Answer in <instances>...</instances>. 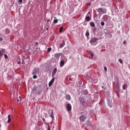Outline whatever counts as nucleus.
Returning a JSON list of instances; mask_svg holds the SVG:
<instances>
[{
    "instance_id": "nucleus-1",
    "label": "nucleus",
    "mask_w": 130,
    "mask_h": 130,
    "mask_svg": "<svg viewBox=\"0 0 130 130\" xmlns=\"http://www.w3.org/2000/svg\"><path fill=\"white\" fill-rule=\"evenodd\" d=\"M97 12H98V13H102V14H106V12L107 10L106 9H104L103 8H98V9H96Z\"/></svg>"
},
{
    "instance_id": "nucleus-2",
    "label": "nucleus",
    "mask_w": 130,
    "mask_h": 130,
    "mask_svg": "<svg viewBox=\"0 0 130 130\" xmlns=\"http://www.w3.org/2000/svg\"><path fill=\"white\" fill-rule=\"evenodd\" d=\"M87 118L86 117V116H84V115H81L80 117H79V120H80V121H81L82 122H84V121H85V120Z\"/></svg>"
},
{
    "instance_id": "nucleus-3",
    "label": "nucleus",
    "mask_w": 130,
    "mask_h": 130,
    "mask_svg": "<svg viewBox=\"0 0 130 130\" xmlns=\"http://www.w3.org/2000/svg\"><path fill=\"white\" fill-rule=\"evenodd\" d=\"M66 108H67L68 111H71V110H72V105H71V104H68L66 106Z\"/></svg>"
},
{
    "instance_id": "nucleus-4",
    "label": "nucleus",
    "mask_w": 130,
    "mask_h": 130,
    "mask_svg": "<svg viewBox=\"0 0 130 130\" xmlns=\"http://www.w3.org/2000/svg\"><path fill=\"white\" fill-rule=\"evenodd\" d=\"M49 112H51V113H49V116L50 117H51V118L52 119H54V116H53V111L52 110H51V111H49Z\"/></svg>"
},
{
    "instance_id": "nucleus-5",
    "label": "nucleus",
    "mask_w": 130,
    "mask_h": 130,
    "mask_svg": "<svg viewBox=\"0 0 130 130\" xmlns=\"http://www.w3.org/2000/svg\"><path fill=\"white\" fill-rule=\"evenodd\" d=\"M98 40V39H97L96 38H93L90 40V43H95V42H96Z\"/></svg>"
},
{
    "instance_id": "nucleus-6",
    "label": "nucleus",
    "mask_w": 130,
    "mask_h": 130,
    "mask_svg": "<svg viewBox=\"0 0 130 130\" xmlns=\"http://www.w3.org/2000/svg\"><path fill=\"white\" fill-rule=\"evenodd\" d=\"M57 72V69L56 68H54V70H53L52 77H54V75L56 74Z\"/></svg>"
},
{
    "instance_id": "nucleus-7",
    "label": "nucleus",
    "mask_w": 130,
    "mask_h": 130,
    "mask_svg": "<svg viewBox=\"0 0 130 130\" xmlns=\"http://www.w3.org/2000/svg\"><path fill=\"white\" fill-rule=\"evenodd\" d=\"M5 52H6V50L5 49H2L0 50V56H3L5 54Z\"/></svg>"
},
{
    "instance_id": "nucleus-8",
    "label": "nucleus",
    "mask_w": 130,
    "mask_h": 130,
    "mask_svg": "<svg viewBox=\"0 0 130 130\" xmlns=\"http://www.w3.org/2000/svg\"><path fill=\"white\" fill-rule=\"evenodd\" d=\"M60 55H61V53H57L54 55V57H56V58H59Z\"/></svg>"
},
{
    "instance_id": "nucleus-9",
    "label": "nucleus",
    "mask_w": 130,
    "mask_h": 130,
    "mask_svg": "<svg viewBox=\"0 0 130 130\" xmlns=\"http://www.w3.org/2000/svg\"><path fill=\"white\" fill-rule=\"evenodd\" d=\"M38 69H34L33 72H32V75H36V74H37V73H38Z\"/></svg>"
},
{
    "instance_id": "nucleus-10",
    "label": "nucleus",
    "mask_w": 130,
    "mask_h": 130,
    "mask_svg": "<svg viewBox=\"0 0 130 130\" xmlns=\"http://www.w3.org/2000/svg\"><path fill=\"white\" fill-rule=\"evenodd\" d=\"M85 21H86V22H89V21H91V17H90V16H86L85 17Z\"/></svg>"
},
{
    "instance_id": "nucleus-11",
    "label": "nucleus",
    "mask_w": 130,
    "mask_h": 130,
    "mask_svg": "<svg viewBox=\"0 0 130 130\" xmlns=\"http://www.w3.org/2000/svg\"><path fill=\"white\" fill-rule=\"evenodd\" d=\"M66 45V43L64 42V40H63L62 41V44H61L60 45H59V47L60 48H62V47Z\"/></svg>"
},
{
    "instance_id": "nucleus-12",
    "label": "nucleus",
    "mask_w": 130,
    "mask_h": 130,
    "mask_svg": "<svg viewBox=\"0 0 130 130\" xmlns=\"http://www.w3.org/2000/svg\"><path fill=\"white\" fill-rule=\"evenodd\" d=\"M64 65V61L63 60H61L60 62V67H63Z\"/></svg>"
},
{
    "instance_id": "nucleus-13",
    "label": "nucleus",
    "mask_w": 130,
    "mask_h": 130,
    "mask_svg": "<svg viewBox=\"0 0 130 130\" xmlns=\"http://www.w3.org/2000/svg\"><path fill=\"white\" fill-rule=\"evenodd\" d=\"M116 89H117V92H119L120 90V86H119V84H116Z\"/></svg>"
},
{
    "instance_id": "nucleus-14",
    "label": "nucleus",
    "mask_w": 130,
    "mask_h": 130,
    "mask_svg": "<svg viewBox=\"0 0 130 130\" xmlns=\"http://www.w3.org/2000/svg\"><path fill=\"white\" fill-rule=\"evenodd\" d=\"M8 123H10V122H11V121H12V119H11V115H9L8 116Z\"/></svg>"
},
{
    "instance_id": "nucleus-15",
    "label": "nucleus",
    "mask_w": 130,
    "mask_h": 130,
    "mask_svg": "<svg viewBox=\"0 0 130 130\" xmlns=\"http://www.w3.org/2000/svg\"><path fill=\"white\" fill-rule=\"evenodd\" d=\"M66 100H68V101L71 100V95H70V94H67L66 95Z\"/></svg>"
},
{
    "instance_id": "nucleus-16",
    "label": "nucleus",
    "mask_w": 130,
    "mask_h": 130,
    "mask_svg": "<svg viewBox=\"0 0 130 130\" xmlns=\"http://www.w3.org/2000/svg\"><path fill=\"white\" fill-rule=\"evenodd\" d=\"M126 88H127V85L126 84H124L122 86V89L123 90H125V89H126Z\"/></svg>"
},
{
    "instance_id": "nucleus-17",
    "label": "nucleus",
    "mask_w": 130,
    "mask_h": 130,
    "mask_svg": "<svg viewBox=\"0 0 130 130\" xmlns=\"http://www.w3.org/2000/svg\"><path fill=\"white\" fill-rule=\"evenodd\" d=\"M37 89V87H36V85H35L31 89L32 91H36Z\"/></svg>"
},
{
    "instance_id": "nucleus-18",
    "label": "nucleus",
    "mask_w": 130,
    "mask_h": 130,
    "mask_svg": "<svg viewBox=\"0 0 130 130\" xmlns=\"http://www.w3.org/2000/svg\"><path fill=\"white\" fill-rule=\"evenodd\" d=\"M90 26L91 27H95V23H94L93 22H91L90 23Z\"/></svg>"
},
{
    "instance_id": "nucleus-19",
    "label": "nucleus",
    "mask_w": 130,
    "mask_h": 130,
    "mask_svg": "<svg viewBox=\"0 0 130 130\" xmlns=\"http://www.w3.org/2000/svg\"><path fill=\"white\" fill-rule=\"evenodd\" d=\"M57 22H58V20L57 19H55L53 21V24H56V23H57Z\"/></svg>"
},
{
    "instance_id": "nucleus-20",
    "label": "nucleus",
    "mask_w": 130,
    "mask_h": 130,
    "mask_svg": "<svg viewBox=\"0 0 130 130\" xmlns=\"http://www.w3.org/2000/svg\"><path fill=\"white\" fill-rule=\"evenodd\" d=\"M87 125H91V122L89 121H86Z\"/></svg>"
},
{
    "instance_id": "nucleus-21",
    "label": "nucleus",
    "mask_w": 130,
    "mask_h": 130,
    "mask_svg": "<svg viewBox=\"0 0 130 130\" xmlns=\"http://www.w3.org/2000/svg\"><path fill=\"white\" fill-rule=\"evenodd\" d=\"M62 30H63V27H60L59 28V32H62Z\"/></svg>"
},
{
    "instance_id": "nucleus-22",
    "label": "nucleus",
    "mask_w": 130,
    "mask_h": 130,
    "mask_svg": "<svg viewBox=\"0 0 130 130\" xmlns=\"http://www.w3.org/2000/svg\"><path fill=\"white\" fill-rule=\"evenodd\" d=\"M52 83H53V82H52L51 81H50L49 82V87H51V86H52Z\"/></svg>"
},
{
    "instance_id": "nucleus-23",
    "label": "nucleus",
    "mask_w": 130,
    "mask_h": 130,
    "mask_svg": "<svg viewBox=\"0 0 130 130\" xmlns=\"http://www.w3.org/2000/svg\"><path fill=\"white\" fill-rule=\"evenodd\" d=\"M89 35H90V34L89 33L88 31L86 33L85 36H86V37H89Z\"/></svg>"
},
{
    "instance_id": "nucleus-24",
    "label": "nucleus",
    "mask_w": 130,
    "mask_h": 130,
    "mask_svg": "<svg viewBox=\"0 0 130 130\" xmlns=\"http://www.w3.org/2000/svg\"><path fill=\"white\" fill-rule=\"evenodd\" d=\"M4 57H5V59H8V58L9 57L8 56V55H7V54H4Z\"/></svg>"
},
{
    "instance_id": "nucleus-25",
    "label": "nucleus",
    "mask_w": 130,
    "mask_h": 130,
    "mask_svg": "<svg viewBox=\"0 0 130 130\" xmlns=\"http://www.w3.org/2000/svg\"><path fill=\"white\" fill-rule=\"evenodd\" d=\"M118 61L120 62V63H122L123 62V61H122L121 59H119Z\"/></svg>"
},
{
    "instance_id": "nucleus-26",
    "label": "nucleus",
    "mask_w": 130,
    "mask_h": 130,
    "mask_svg": "<svg viewBox=\"0 0 130 130\" xmlns=\"http://www.w3.org/2000/svg\"><path fill=\"white\" fill-rule=\"evenodd\" d=\"M54 80H55V78H54V77H52V79H51V80L50 81L53 83V82H54Z\"/></svg>"
},
{
    "instance_id": "nucleus-27",
    "label": "nucleus",
    "mask_w": 130,
    "mask_h": 130,
    "mask_svg": "<svg viewBox=\"0 0 130 130\" xmlns=\"http://www.w3.org/2000/svg\"><path fill=\"white\" fill-rule=\"evenodd\" d=\"M47 51L48 52H50L51 51V48H48Z\"/></svg>"
},
{
    "instance_id": "nucleus-28",
    "label": "nucleus",
    "mask_w": 130,
    "mask_h": 130,
    "mask_svg": "<svg viewBox=\"0 0 130 130\" xmlns=\"http://www.w3.org/2000/svg\"><path fill=\"white\" fill-rule=\"evenodd\" d=\"M101 24L102 26H104L105 25V23H104V22H102Z\"/></svg>"
},
{
    "instance_id": "nucleus-29",
    "label": "nucleus",
    "mask_w": 130,
    "mask_h": 130,
    "mask_svg": "<svg viewBox=\"0 0 130 130\" xmlns=\"http://www.w3.org/2000/svg\"><path fill=\"white\" fill-rule=\"evenodd\" d=\"M104 71H105V72H107V67H104Z\"/></svg>"
},
{
    "instance_id": "nucleus-30",
    "label": "nucleus",
    "mask_w": 130,
    "mask_h": 130,
    "mask_svg": "<svg viewBox=\"0 0 130 130\" xmlns=\"http://www.w3.org/2000/svg\"><path fill=\"white\" fill-rule=\"evenodd\" d=\"M103 19L105 20V19H107V15H105L103 17Z\"/></svg>"
},
{
    "instance_id": "nucleus-31",
    "label": "nucleus",
    "mask_w": 130,
    "mask_h": 130,
    "mask_svg": "<svg viewBox=\"0 0 130 130\" xmlns=\"http://www.w3.org/2000/svg\"><path fill=\"white\" fill-rule=\"evenodd\" d=\"M21 101V97L19 96V99H17V102H20Z\"/></svg>"
},
{
    "instance_id": "nucleus-32",
    "label": "nucleus",
    "mask_w": 130,
    "mask_h": 130,
    "mask_svg": "<svg viewBox=\"0 0 130 130\" xmlns=\"http://www.w3.org/2000/svg\"><path fill=\"white\" fill-rule=\"evenodd\" d=\"M37 78V76L34 75L33 76V79H36Z\"/></svg>"
},
{
    "instance_id": "nucleus-33",
    "label": "nucleus",
    "mask_w": 130,
    "mask_h": 130,
    "mask_svg": "<svg viewBox=\"0 0 130 130\" xmlns=\"http://www.w3.org/2000/svg\"><path fill=\"white\" fill-rule=\"evenodd\" d=\"M43 122H44L45 123H46V120H45V119L43 118Z\"/></svg>"
},
{
    "instance_id": "nucleus-34",
    "label": "nucleus",
    "mask_w": 130,
    "mask_h": 130,
    "mask_svg": "<svg viewBox=\"0 0 130 130\" xmlns=\"http://www.w3.org/2000/svg\"><path fill=\"white\" fill-rule=\"evenodd\" d=\"M90 55H91V57H93V56H94V54L91 53Z\"/></svg>"
},
{
    "instance_id": "nucleus-35",
    "label": "nucleus",
    "mask_w": 130,
    "mask_h": 130,
    "mask_svg": "<svg viewBox=\"0 0 130 130\" xmlns=\"http://www.w3.org/2000/svg\"><path fill=\"white\" fill-rule=\"evenodd\" d=\"M18 64H20L21 63V61H17Z\"/></svg>"
},
{
    "instance_id": "nucleus-36",
    "label": "nucleus",
    "mask_w": 130,
    "mask_h": 130,
    "mask_svg": "<svg viewBox=\"0 0 130 130\" xmlns=\"http://www.w3.org/2000/svg\"><path fill=\"white\" fill-rule=\"evenodd\" d=\"M3 40H4V39H3V38H0V42L3 41Z\"/></svg>"
},
{
    "instance_id": "nucleus-37",
    "label": "nucleus",
    "mask_w": 130,
    "mask_h": 130,
    "mask_svg": "<svg viewBox=\"0 0 130 130\" xmlns=\"http://www.w3.org/2000/svg\"><path fill=\"white\" fill-rule=\"evenodd\" d=\"M19 3H22L23 0H18Z\"/></svg>"
},
{
    "instance_id": "nucleus-38",
    "label": "nucleus",
    "mask_w": 130,
    "mask_h": 130,
    "mask_svg": "<svg viewBox=\"0 0 130 130\" xmlns=\"http://www.w3.org/2000/svg\"><path fill=\"white\" fill-rule=\"evenodd\" d=\"M126 43V42H125V41H124L123 42V44H125Z\"/></svg>"
},
{
    "instance_id": "nucleus-39",
    "label": "nucleus",
    "mask_w": 130,
    "mask_h": 130,
    "mask_svg": "<svg viewBox=\"0 0 130 130\" xmlns=\"http://www.w3.org/2000/svg\"><path fill=\"white\" fill-rule=\"evenodd\" d=\"M5 33H6V34H7V35L8 34H10V32L9 31H8V32H6Z\"/></svg>"
},
{
    "instance_id": "nucleus-40",
    "label": "nucleus",
    "mask_w": 130,
    "mask_h": 130,
    "mask_svg": "<svg viewBox=\"0 0 130 130\" xmlns=\"http://www.w3.org/2000/svg\"><path fill=\"white\" fill-rule=\"evenodd\" d=\"M47 130H50V127L49 126V125L48 126V128Z\"/></svg>"
},
{
    "instance_id": "nucleus-41",
    "label": "nucleus",
    "mask_w": 130,
    "mask_h": 130,
    "mask_svg": "<svg viewBox=\"0 0 130 130\" xmlns=\"http://www.w3.org/2000/svg\"><path fill=\"white\" fill-rule=\"evenodd\" d=\"M36 45H38V42L36 43Z\"/></svg>"
},
{
    "instance_id": "nucleus-42",
    "label": "nucleus",
    "mask_w": 130,
    "mask_h": 130,
    "mask_svg": "<svg viewBox=\"0 0 130 130\" xmlns=\"http://www.w3.org/2000/svg\"><path fill=\"white\" fill-rule=\"evenodd\" d=\"M110 108H111V107H112V105H109Z\"/></svg>"
},
{
    "instance_id": "nucleus-43",
    "label": "nucleus",
    "mask_w": 130,
    "mask_h": 130,
    "mask_svg": "<svg viewBox=\"0 0 130 130\" xmlns=\"http://www.w3.org/2000/svg\"><path fill=\"white\" fill-rule=\"evenodd\" d=\"M118 2H121V0H118Z\"/></svg>"
},
{
    "instance_id": "nucleus-44",
    "label": "nucleus",
    "mask_w": 130,
    "mask_h": 130,
    "mask_svg": "<svg viewBox=\"0 0 130 130\" xmlns=\"http://www.w3.org/2000/svg\"><path fill=\"white\" fill-rule=\"evenodd\" d=\"M69 80L71 81L72 80L71 78H69Z\"/></svg>"
},
{
    "instance_id": "nucleus-45",
    "label": "nucleus",
    "mask_w": 130,
    "mask_h": 130,
    "mask_svg": "<svg viewBox=\"0 0 130 130\" xmlns=\"http://www.w3.org/2000/svg\"><path fill=\"white\" fill-rule=\"evenodd\" d=\"M7 31H9V29H6V30H5V32Z\"/></svg>"
},
{
    "instance_id": "nucleus-46",
    "label": "nucleus",
    "mask_w": 130,
    "mask_h": 130,
    "mask_svg": "<svg viewBox=\"0 0 130 130\" xmlns=\"http://www.w3.org/2000/svg\"><path fill=\"white\" fill-rule=\"evenodd\" d=\"M49 21H50L49 19H48L47 22H49Z\"/></svg>"
},
{
    "instance_id": "nucleus-47",
    "label": "nucleus",
    "mask_w": 130,
    "mask_h": 130,
    "mask_svg": "<svg viewBox=\"0 0 130 130\" xmlns=\"http://www.w3.org/2000/svg\"><path fill=\"white\" fill-rule=\"evenodd\" d=\"M53 26V24H52V27Z\"/></svg>"
},
{
    "instance_id": "nucleus-48",
    "label": "nucleus",
    "mask_w": 130,
    "mask_h": 130,
    "mask_svg": "<svg viewBox=\"0 0 130 130\" xmlns=\"http://www.w3.org/2000/svg\"><path fill=\"white\" fill-rule=\"evenodd\" d=\"M47 30H48V28H46Z\"/></svg>"
},
{
    "instance_id": "nucleus-49",
    "label": "nucleus",
    "mask_w": 130,
    "mask_h": 130,
    "mask_svg": "<svg viewBox=\"0 0 130 130\" xmlns=\"http://www.w3.org/2000/svg\"><path fill=\"white\" fill-rule=\"evenodd\" d=\"M23 57H25V56H23Z\"/></svg>"
},
{
    "instance_id": "nucleus-50",
    "label": "nucleus",
    "mask_w": 130,
    "mask_h": 130,
    "mask_svg": "<svg viewBox=\"0 0 130 130\" xmlns=\"http://www.w3.org/2000/svg\"><path fill=\"white\" fill-rule=\"evenodd\" d=\"M1 124H0V126H1Z\"/></svg>"
}]
</instances>
